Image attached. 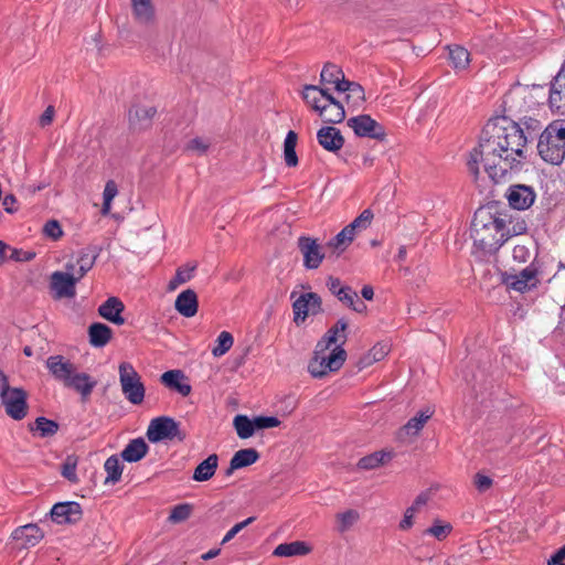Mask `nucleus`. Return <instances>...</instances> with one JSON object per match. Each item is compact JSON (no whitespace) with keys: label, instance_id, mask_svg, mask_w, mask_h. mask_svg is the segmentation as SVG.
I'll use <instances>...</instances> for the list:
<instances>
[{"label":"nucleus","instance_id":"obj_59","mask_svg":"<svg viewBox=\"0 0 565 565\" xmlns=\"http://www.w3.org/2000/svg\"><path fill=\"white\" fill-rule=\"evenodd\" d=\"M117 193L118 189L116 182L114 180L107 181L103 192V199L107 201H113Z\"/></svg>","mask_w":565,"mask_h":565},{"label":"nucleus","instance_id":"obj_20","mask_svg":"<svg viewBox=\"0 0 565 565\" xmlns=\"http://www.w3.org/2000/svg\"><path fill=\"white\" fill-rule=\"evenodd\" d=\"M96 385L97 381L90 375L76 371L64 386L79 393L82 402H87Z\"/></svg>","mask_w":565,"mask_h":565},{"label":"nucleus","instance_id":"obj_53","mask_svg":"<svg viewBox=\"0 0 565 565\" xmlns=\"http://www.w3.org/2000/svg\"><path fill=\"white\" fill-rule=\"evenodd\" d=\"M210 146L211 142L207 139L196 137L189 141L186 149L194 151L198 154H204L210 148Z\"/></svg>","mask_w":565,"mask_h":565},{"label":"nucleus","instance_id":"obj_10","mask_svg":"<svg viewBox=\"0 0 565 565\" xmlns=\"http://www.w3.org/2000/svg\"><path fill=\"white\" fill-rule=\"evenodd\" d=\"M294 321L296 324L303 322L309 315L322 312V299L316 292H306L295 299L292 303Z\"/></svg>","mask_w":565,"mask_h":565},{"label":"nucleus","instance_id":"obj_22","mask_svg":"<svg viewBox=\"0 0 565 565\" xmlns=\"http://www.w3.org/2000/svg\"><path fill=\"white\" fill-rule=\"evenodd\" d=\"M12 537L22 542V547L35 546L44 537V532L34 523L19 526L12 533Z\"/></svg>","mask_w":565,"mask_h":565},{"label":"nucleus","instance_id":"obj_50","mask_svg":"<svg viewBox=\"0 0 565 565\" xmlns=\"http://www.w3.org/2000/svg\"><path fill=\"white\" fill-rule=\"evenodd\" d=\"M451 525L449 523L443 524L440 521H435V523L425 531V534L431 535L437 540H444L450 532Z\"/></svg>","mask_w":565,"mask_h":565},{"label":"nucleus","instance_id":"obj_34","mask_svg":"<svg viewBox=\"0 0 565 565\" xmlns=\"http://www.w3.org/2000/svg\"><path fill=\"white\" fill-rule=\"evenodd\" d=\"M259 459V452L254 448H244L234 454L232 457L233 468H244L255 463Z\"/></svg>","mask_w":565,"mask_h":565},{"label":"nucleus","instance_id":"obj_3","mask_svg":"<svg viewBox=\"0 0 565 565\" xmlns=\"http://www.w3.org/2000/svg\"><path fill=\"white\" fill-rule=\"evenodd\" d=\"M537 152L545 162L559 166L565 159V126L551 122L539 138Z\"/></svg>","mask_w":565,"mask_h":565},{"label":"nucleus","instance_id":"obj_27","mask_svg":"<svg viewBox=\"0 0 565 565\" xmlns=\"http://www.w3.org/2000/svg\"><path fill=\"white\" fill-rule=\"evenodd\" d=\"M548 104L553 111L565 115V81L553 78L551 82Z\"/></svg>","mask_w":565,"mask_h":565},{"label":"nucleus","instance_id":"obj_44","mask_svg":"<svg viewBox=\"0 0 565 565\" xmlns=\"http://www.w3.org/2000/svg\"><path fill=\"white\" fill-rule=\"evenodd\" d=\"M77 467V457L74 455H70L66 457L65 461L61 467V475L72 483L78 482V477L76 473Z\"/></svg>","mask_w":565,"mask_h":565},{"label":"nucleus","instance_id":"obj_61","mask_svg":"<svg viewBox=\"0 0 565 565\" xmlns=\"http://www.w3.org/2000/svg\"><path fill=\"white\" fill-rule=\"evenodd\" d=\"M416 512L417 511L414 508H412V507L406 509V511L404 513V518H403V520L399 523V529L401 530H408L413 525V518H414Z\"/></svg>","mask_w":565,"mask_h":565},{"label":"nucleus","instance_id":"obj_57","mask_svg":"<svg viewBox=\"0 0 565 565\" xmlns=\"http://www.w3.org/2000/svg\"><path fill=\"white\" fill-rule=\"evenodd\" d=\"M473 483L479 492H486L487 490H489L491 488L492 479L486 475L478 472L475 476Z\"/></svg>","mask_w":565,"mask_h":565},{"label":"nucleus","instance_id":"obj_4","mask_svg":"<svg viewBox=\"0 0 565 565\" xmlns=\"http://www.w3.org/2000/svg\"><path fill=\"white\" fill-rule=\"evenodd\" d=\"M146 435L151 443L174 439L183 441L186 437L185 431L180 428V423L168 416L153 418L148 426Z\"/></svg>","mask_w":565,"mask_h":565},{"label":"nucleus","instance_id":"obj_46","mask_svg":"<svg viewBox=\"0 0 565 565\" xmlns=\"http://www.w3.org/2000/svg\"><path fill=\"white\" fill-rule=\"evenodd\" d=\"M343 75V71L332 63H326L321 73L320 82L322 84H334Z\"/></svg>","mask_w":565,"mask_h":565},{"label":"nucleus","instance_id":"obj_2","mask_svg":"<svg viewBox=\"0 0 565 565\" xmlns=\"http://www.w3.org/2000/svg\"><path fill=\"white\" fill-rule=\"evenodd\" d=\"M508 212L492 211V207H480L475 212L471 222L473 245L483 254H494L505 243L504 224Z\"/></svg>","mask_w":565,"mask_h":565},{"label":"nucleus","instance_id":"obj_19","mask_svg":"<svg viewBox=\"0 0 565 565\" xmlns=\"http://www.w3.org/2000/svg\"><path fill=\"white\" fill-rule=\"evenodd\" d=\"M318 143L327 151L337 153L344 145V137L341 131L332 126H326L317 132Z\"/></svg>","mask_w":565,"mask_h":565},{"label":"nucleus","instance_id":"obj_35","mask_svg":"<svg viewBox=\"0 0 565 565\" xmlns=\"http://www.w3.org/2000/svg\"><path fill=\"white\" fill-rule=\"evenodd\" d=\"M58 428V423L43 416L38 417L34 424L30 425V430L38 431L40 437L42 438L54 436L57 433Z\"/></svg>","mask_w":565,"mask_h":565},{"label":"nucleus","instance_id":"obj_37","mask_svg":"<svg viewBox=\"0 0 565 565\" xmlns=\"http://www.w3.org/2000/svg\"><path fill=\"white\" fill-rule=\"evenodd\" d=\"M105 471L107 472V477L105 479V483H117L122 473V465L120 463L117 456H110L106 459L104 465Z\"/></svg>","mask_w":565,"mask_h":565},{"label":"nucleus","instance_id":"obj_6","mask_svg":"<svg viewBox=\"0 0 565 565\" xmlns=\"http://www.w3.org/2000/svg\"><path fill=\"white\" fill-rule=\"evenodd\" d=\"M119 380L122 393L125 394L126 398L131 404H141L145 398V386L140 381V376L130 363H120Z\"/></svg>","mask_w":565,"mask_h":565},{"label":"nucleus","instance_id":"obj_39","mask_svg":"<svg viewBox=\"0 0 565 565\" xmlns=\"http://www.w3.org/2000/svg\"><path fill=\"white\" fill-rule=\"evenodd\" d=\"M508 222L504 224L505 242L516 235H522L527 231V224L523 218H514L511 214L508 213Z\"/></svg>","mask_w":565,"mask_h":565},{"label":"nucleus","instance_id":"obj_45","mask_svg":"<svg viewBox=\"0 0 565 565\" xmlns=\"http://www.w3.org/2000/svg\"><path fill=\"white\" fill-rule=\"evenodd\" d=\"M302 97L306 100L307 104L311 105V107L318 111L323 113L322 110L324 107H321L320 104L321 97L318 93V86L317 85H306L303 88Z\"/></svg>","mask_w":565,"mask_h":565},{"label":"nucleus","instance_id":"obj_54","mask_svg":"<svg viewBox=\"0 0 565 565\" xmlns=\"http://www.w3.org/2000/svg\"><path fill=\"white\" fill-rule=\"evenodd\" d=\"M256 520L255 516H249L247 518L246 520L235 524L226 534L225 536L223 537L222 540V544H226L227 542H230L232 539H234V536L236 534H238L243 529H245L246 526H248L249 524H252L254 521Z\"/></svg>","mask_w":565,"mask_h":565},{"label":"nucleus","instance_id":"obj_15","mask_svg":"<svg viewBox=\"0 0 565 565\" xmlns=\"http://www.w3.org/2000/svg\"><path fill=\"white\" fill-rule=\"evenodd\" d=\"M509 205L514 210H527L535 201L536 194L532 186L514 184L508 189L505 194Z\"/></svg>","mask_w":565,"mask_h":565},{"label":"nucleus","instance_id":"obj_33","mask_svg":"<svg viewBox=\"0 0 565 565\" xmlns=\"http://www.w3.org/2000/svg\"><path fill=\"white\" fill-rule=\"evenodd\" d=\"M298 135L294 130H289L284 141V159L287 167H296L298 164V156L296 153Z\"/></svg>","mask_w":565,"mask_h":565},{"label":"nucleus","instance_id":"obj_41","mask_svg":"<svg viewBox=\"0 0 565 565\" xmlns=\"http://www.w3.org/2000/svg\"><path fill=\"white\" fill-rule=\"evenodd\" d=\"M385 457L390 458V455L382 451H375L361 458L358 462V467L362 470L375 469L384 463Z\"/></svg>","mask_w":565,"mask_h":565},{"label":"nucleus","instance_id":"obj_24","mask_svg":"<svg viewBox=\"0 0 565 565\" xmlns=\"http://www.w3.org/2000/svg\"><path fill=\"white\" fill-rule=\"evenodd\" d=\"M175 310L185 318L196 315L199 308L198 296L194 290L186 289L180 292L174 302Z\"/></svg>","mask_w":565,"mask_h":565},{"label":"nucleus","instance_id":"obj_40","mask_svg":"<svg viewBox=\"0 0 565 565\" xmlns=\"http://www.w3.org/2000/svg\"><path fill=\"white\" fill-rule=\"evenodd\" d=\"M360 519L356 510H347L337 514V530L339 533H344L350 530Z\"/></svg>","mask_w":565,"mask_h":565},{"label":"nucleus","instance_id":"obj_9","mask_svg":"<svg viewBox=\"0 0 565 565\" xmlns=\"http://www.w3.org/2000/svg\"><path fill=\"white\" fill-rule=\"evenodd\" d=\"M348 126L361 138H371L379 141L385 140V128L370 115H359L348 119Z\"/></svg>","mask_w":565,"mask_h":565},{"label":"nucleus","instance_id":"obj_21","mask_svg":"<svg viewBox=\"0 0 565 565\" xmlns=\"http://www.w3.org/2000/svg\"><path fill=\"white\" fill-rule=\"evenodd\" d=\"M124 310L125 306L119 298L109 297L99 306L98 313L105 320L117 326H122L125 323V319L121 316Z\"/></svg>","mask_w":565,"mask_h":565},{"label":"nucleus","instance_id":"obj_28","mask_svg":"<svg viewBox=\"0 0 565 565\" xmlns=\"http://www.w3.org/2000/svg\"><path fill=\"white\" fill-rule=\"evenodd\" d=\"M113 337V330L105 323L94 322L88 327L89 343L95 348L105 347Z\"/></svg>","mask_w":565,"mask_h":565},{"label":"nucleus","instance_id":"obj_25","mask_svg":"<svg viewBox=\"0 0 565 565\" xmlns=\"http://www.w3.org/2000/svg\"><path fill=\"white\" fill-rule=\"evenodd\" d=\"M160 380L166 387L178 392L182 396H188L191 393V385L183 382L185 375L181 370L167 371Z\"/></svg>","mask_w":565,"mask_h":565},{"label":"nucleus","instance_id":"obj_55","mask_svg":"<svg viewBox=\"0 0 565 565\" xmlns=\"http://www.w3.org/2000/svg\"><path fill=\"white\" fill-rule=\"evenodd\" d=\"M341 302L347 306L353 305V301L358 299V294L349 286H343L337 291L335 296Z\"/></svg>","mask_w":565,"mask_h":565},{"label":"nucleus","instance_id":"obj_58","mask_svg":"<svg viewBox=\"0 0 565 565\" xmlns=\"http://www.w3.org/2000/svg\"><path fill=\"white\" fill-rule=\"evenodd\" d=\"M348 93V99L353 98L355 102H363L365 99L364 88L359 83L353 82Z\"/></svg>","mask_w":565,"mask_h":565},{"label":"nucleus","instance_id":"obj_23","mask_svg":"<svg viewBox=\"0 0 565 565\" xmlns=\"http://www.w3.org/2000/svg\"><path fill=\"white\" fill-rule=\"evenodd\" d=\"M100 250L102 248L97 245H88L78 252L76 258L78 268L75 274L79 277V280L93 268Z\"/></svg>","mask_w":565,"mask_h":565},{"label":"nucleus","instance_id":"obj_12","mask_svg":"<svg viewBox=\"0 0 565 565\" xmlns=\"http://www.w3.org/2000/svg\"><path fill=\"white\" fill-rule=\"evenodd\" d=\"M28 394L21 387H14L12 391L0 401L4 407L6 413L14 420H21L28 413Z\"/></svg>","mask_w":565,"mask_h":565},{"label":"nucleus","instance_id":"obj_43","mask_svg":"<svg viewBox=\"0 0 565 565\" xmlns=\"http://www.w3.org/2000/svg\"><path fill=\"white\" fill-rule=\"evenodd\" d=\"M324 107L323 113H319L323 121L327 124H340L345 118V110L343 106L331 107L322 105Z\"/></svg>","mask_w":565,"mask_h":565},{"label":"nucleus","instance_id":"obj_64","mask_svg":"<svg viewBox=\"0 0 565 565\" xmlns=\"http://www.w3.org/2000/svg\"><path fill=\"white\" fill-rule=\"evenodd\" d=\"M565 559V544L550 558L548 565H559Z\"/></svg>","mask_w":565,"mask_h":565},{"label":"nucleus","instance_id":"obj_42","mask_svg":"<svg viewBox=\"0 0 565 565\" xmlns=\"http://www.w3.org/2000/svg\"><path fill=\"white\" fill-rule=\"evenodd\" d=\"M196 269V264L186 265L177 269L175 276L169 282V289L173 290L179 285L185 284L193 277V273Z\"/></svg>","mask_w":565,"mask_h":565},{"label":"nucleus","instance_id":"obj_14","mask_svg":"<svg viewBox=\"0 0 565 565\" xmlns=\"http://www.w3.org/2000/svg\"><path fill=\"white\" fill-rule=\"evenodd\" d=\"M79 277L75 273L54 271L51 275V289L55 292V298H73L76 295V284Z\"/></svg>","mask_w":565,"mask_h":565},{"label":"nucleus","instance_id":"obj_32","mask_svg":"<svg viewBox=\"0 0 565 565\" xmlns=\"http://www.w3.org/2000/svg\"><path fill=\"white\" fill-rule=\"evenodd\" d=\"M449 60L454 68L458 71L466 70L470 63V53L460 45H448Z\"/></svg>","mask_w":565,"mask_h":565},{"label":"nucleus","instance_id":"obj_29","mask_svg":"<svg viewBox=\"0 0 565 565\" xmlns=\"http://www.w3.org/2000/svg\"><path fill=\"white\" fill-rule=\"evenodd\" d=\"M218 466V456L216 454L210 455L206 459L198 465L194 469L192 479L198 482L210 480Z\"/></svg>","mask_w":565,"mask_h":565},{"label":"nucleus","instance_id":"obj_17","mask_svg":"<svg viewBox=\"0 0 565 565\" xmlns=\"http://www.w3.org/2000/svg\"><path fill=\"white\" fill-rule=\"evenodd\" d=\"M156 114L157 109L153 106L134 105L128 113L130 129L141 131L150 128Z\"/></svg>","mask_w":565,"mask_h":565},{"label":"nucleus","instance_id":"obj_51","mask_svg":"<svg viewBox=\"0 0 565 565\" xmlns=\"http://www.w3.org/2000/svg\"><path fill=\"white\" fill-rule=\"evenodd\" d=\"M43 233L53 241H58L63 236V230L56 220L47 221L43 226Z\"/></svg>","mask_w":565,"mask_h":565},{"label":"nucleus","instance_id":"obj_18","mask_svg":"<svg viewBox=\"0 0 565 565\" xmlns=\"http://www.w3.org/2000/svg\"><path fill=\"white\" fill-rule=\"evenodd\" d=\"M348 328V322L342 318L337 321V323L331 327L324 335L318 341L316 345V353L323 354L331 345L335 344L339 340L341 343L339 345L342 347L347 340V335L344 331Z\"/></svg>","mask_w":565,"mask_h":565},{"label":"nucleus","instance_id":"obj_49","mask_svg":"<svg viewBox=\"0 0 565 565\" xmlns=\"http://www.w3.org/2000/svg\"><path fill=\"white\" fill-rule=\"evenodd\" d=\"M192 512V505L189 503H182L175 505L169 515V521L172 523H180L188 520Z\"/></svg>","mask_w":565,"mask_h":565},{"label":"nucleus","instance_id":"obj_7","mask_svg":"<svg viewBox=\"0 0 565 565\" xmlns=\"http://www.w3.org/2000/svg\"><path fill=\"white\" fill-rule=\"evenodd\" d=\"M372 218V211L370 209L364 210L356 218L330 239L327 245L339 250V255L353 242L356 231L366 228L371 224Z\"/></svg>","mask_w":565,"mask_h":565},{"label":"nucleus","instance_id":"obj_60","mask_svg":"<svg viewBox=\"0 0 565 565\" xmlns=\"http://www.w3.org/2000/svg\"><path fill=\"white\" fill-rule=\"evenodd\" d=\"M387 352H388L387 345L386 344H381V343L375 344L370 350L372 359L373 360H377V362L383 360L385 358V355L387 354Z\"/></svg>","mask_w":565,"mask_h":565},{"label":"nucleus","instance_id":"obj_11","mask_svg":"<svg viewBox=\"0 0 565 565\" xmlns=\"http://www.w3.org/2000/svg\"><path fill=\"white\" fill-rule=\"evenodd\" d=\"M297 247L303 257V266L307 269H317L324 259L323 247L317 238L310 236H300Z\"/></svg>","mask_w":565,"mask_h":565},{"label":"nucleus","instance_id":"obj_16","mask_svg":"<svg viewBox=\"0 0 565 565\" xmlns=\"http://www.w3.org/2000/svg\"><path fill=\"white\" fill-rule=\"evenodd\" d=\"M45 364L54 380L63 383V385H65L77 371L73 362L60 354L49 356Z\"/></svg>","mask_w":565,"mask_h":565},{"label":"nucleus","instance_id":"obj_52","mask_svg":"<svg viewBox=\"0 0 565 565\" xmlns=\"http://www.w3.org/2000/svg\"><path fill=\"white\" fill-rule=\"evenodd\" d=\"M280 420L275 416H256L254 417V426L256 430L278 427Z\"/></svg>","mask_w":565,"mask_h":565},{"label":"nucleus","instance_id":"obj_36","mask_svg":"<svg viewBox=\"0 0 565 565\" xmlns=\"http://www.w3.org/2000/svg\"><path fill=\"white\" fill-rule=\"evenodd\" d=\"M233 425L236 429L238 437L242 439H247L252 437L256 431V427L254 426V418L250 419L246 415H236L234 417Z\"/></svg>","mask_w":565,"mask_h":565},{"label":"nucleus","instance_id":"obj_8","mask_svg":"<svg viewBox=\"0 0 565 565\" xmlns=\"http://www.w3.org/2000/svg\"><path fill=\"white\" fill-rule=\"evenodd\" d=\"M539 267L536 265L535 258L533 262L524 269H522L518 274H503L502 281L511 289L525 292L533 288H535L540 280L537 278Z\"/></svg>","mask_w":565,"mask_h":565},{"label":"nucleus","instance_id":"obj_5","mask_svg":"<svg viewBox=\"0 0 565 565\" xmlns=\"http://www.w3.org/2000/svg\"><path fill=\"white\" fill-rule=\"evenodd\" d=\"M347 352L341 345H337L329 355L317 354L309 361L308 371L316 379H322L328 372L340 370L345 362Z\"/></svg>","mask_w":565,"mask_h":565},{"label":"nucleus","instance_id":"obj_56","mask_svg":"<svg viewBox=\"0 0 565 565\" xmlns=\"http://www.w3.org/2000/svg\"><path fill=\"white\" fill-rule=\"evenodd\" d=\"M35 257V253L32 250H23V249H11V254L9 258L14 262L26 263L31 262Z\"/></svg>","mask_w":565,"mask_h":565},{"label":"nucleus","instance_id":"obj_30","mask_svg":"<svg viewBox=\"0 0 565 565\" xmlns=\"http://www.w3.org/2000/svg\"><path fill=\"white\" fill-rule=\"evenodd\" d=\"M311 547L302 541H294L290 543H281L273 552L278 557L303 556L309 554Z\"/></svg>","mask_w":565,"mask_h":565},{"label":"nucleus","instance_id":"obj_48","mask_svg":"<svg viewBox=\"0 0 565 565\" xmlns=\"http://www.w3.org/2000/svg\"><path fill=\"white\" fill-rule=\"evenodd\" d=\"M536 247V243L533 239H529L527 244H518L513 248V259L519 263H526L531 258V249Z\"/></svg>","mask_w":565,"mask_h":565},{"label":"nucleus","instance_id":"obj_26","mask_svg":"<svg viewBox=\"0 0 565 565\" xmlns=\"http://www.w3.org/2000/svg\"><path fill=\"white\" fill-rule=\"evenodd\" d=\"M149 451V446L143 438L131 439L120 452V457L127 462L140 461Z\"/></svg>","mask_w":565,"mask_h":565},{"label":"nucleus","instance_id":"obj_1","mask_svg":"<svg viewBox=\"0 0 565 565\" xmlns=\"http://www.w3.org/2000/svg\"><path fill=\"white\" fill-rule=\"evenodd\" d=\"M526 142L516 122L507 117L492 118L483 127L478 146L470 152L468 170L477 179L481 162L489 178L498 183L510 171L519 172L522 169Z\"/></svg>","mask_w":565,"mask_h":565},{"label":"nucleus","instance_id":"obj_63","mask_svg":"<svg viewBox=\"0 0 565 565\" xmlns=\"http://www.w3.org/2000/svg\"><path fill=\"white\" fill-rule=\"evenodd\" d=\"M54 113H55L54 107L49 106L40 117V125L42 127L50 125L53 120Z\"/></svg>","mask_w":565,"mask_h":565},{"label":"nucleus","instance_id":"obj_38","mask_svg":"<svg viewBox=\"0 0 565 565\" xmlns=\"http://www.w3.org/2000/svg\"><path fill=\"white\" fill-rule=\"evenodd\" d=\"M431 415L433 412L429 409L419 412L404 425L403 430L407 435H417L423 429L425 423L431 417Z\"/></svg>","mask_w":565,"mask_h":565},{"label":"nucleus","instance_id":"obj_31","mask_svg":"<svg viewBox=\"0 0 565 565\" xmlns=\"http://www.w3.org/2000/svg\"><path fill=\"white\" fill-rule=\"evenodd\" d=\"M135 19L140 24H150L154 20L151 0H131Z\"/></svg>","mask_w":565,"mask_h":565},{"label":"nucleus","instance_id":"obj_47","mask_svg":"<svg viewBox=\"0 0 565 565\" xmlns=\"http://www.w3.org/2000/svg\"><path fill=\"white\" fill-rule=\"evenodd\" d=\"M217 345L213 348L212 354L214 356H222L224 355L230 349L232 348L234 343L233 335L227 331H222L217 337Z\"/></svg>","mask_w":565,"mask_h":565},{"label":"nucleus","instance_id":"obj_13","mask_svg":"<svg viewBox=\"0 0 565 565\" xmlns=\"http://www.w3.org/2000/svg\"><path fill=\"white\" fill-rule=\"evenodd\" d=\"M50 515L57 524H76L82 520L83 510L75 501L57 502L52 507Z\"/></svg>","mask_w":565,"mask_h":565},{"label":"nucleus","instance_id":"obj_62","mask_svg":"<svg viewBox=\"0 0 565 565\" xmlns=\"http://www.w3.org/2000/svg\"><path fill=\"white\" fill-rule=\"evenodd\" d=\"M13 387L9 385L8 376L0 370V401L12 391Z\"/></svg>","mask_w":565,"mask_h":565}]
</instances>
